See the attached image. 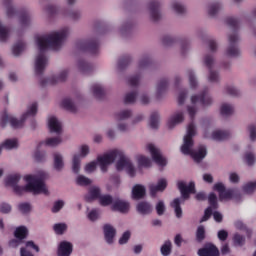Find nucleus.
Segmentation results:
<instances>
[{"label":"nucleus","instance_id":"obj_25","mask_svg":"<svg viewBox=\"0 0 256 256\" xmlns=\"http://www.w3.org/2000/svg\"><path fill=\"white\" fill-rule=\"evenodd\" d=\"M167 87H169V79L167 78L160 79V81L158 82L157 92H156L157 99H161V97L163 96V93L167 91Z\"/></svg>","mask_w":256,"mask_h":256},{"label":"nucleus","instance_id":"obj_38","mask_svg":"<svg viewBox=\"0 0 256 256\" xmlns=\"http://www.w3.org/2000/svg\"><path fill=\"white\" fill-rule=\"evenodd\" d=\"M203 63L209 71L213 70V67H215V56L212 54H206L204 56Z\"/></svg>","mask_w":256,"mask_h":256},{"label":"nucleus","instance_id":"obj_48","mask_svg":"<svg viewBox=\"0 0 256 256\" xmlns=\"http://www.w3.org/2000/svg\"><path fill=\"white\" fill-rule=\"evenodd\" d=\"M152 61H151V57H149V55H144L140 61H139V69H147V67H149V65H151Z\"/></svg>","mask_w":256,"mask_h":256},{"label":"nucleus","instance_id":"obj_50","mask_svg":"<svg viewBox=\"0 0 256 256\" xmlns=\"http://www.w3.org/2000/svg\"><path fill=\"white\" fill-rule=\"evenodd\" d=\"M53 229L56 235H63L65 231H67V224L65 223L54 224Z\"/></svg>","mask_w":256,"mask_h":256},{"label":"nucleus","instance_id":"obj_16","mask_svg":"<svg viewBox=\"0 0 256 256\" xmlns=\"http://www.w3.org/2000/svg\"><path fill=\"white\" fill-rule=\"evenodd\" d=\"M104 239L108 245H113L117 230L111 224H105L103 227Z\"/></svg>","mask_w":256,"mask_h":256},{"label":"nucleus","instance_id":"obj_6","mask_svg":"<svg viewBox=\"0 0 256 256\" xmlns=\"http://www.w3.org/2000/svg\"><path fill=\"white\" fill-rule=\"evenodd\" d=\"M214 191H218L219 193V201H231V199H235L237 203L243 199V196L235 189H227L225 188V184L218 182L214 185Z\"/></svg>","mask_w":256,"mask_h":256},{"label":"nucleus","instance_id":"obj_20","mask_svg":"<svg viewBox=\"0 0 256 256\" xmlns=\"http://www.w3.org/2000/svg\"><path fill=\"white\" fill-rule=\"evenodd\" d=\"M71 253H73V244L71 242L63 241L60 243L57 255L58 256H71Z\"/></svg>","mask_w":256,"mask_h":256},{"label":"nucleus","instance_id":"obj_37","mask_svg":"<svg viewBox=\"0 0 256 256\" xmlns=\"http://www.w3.org/2000/svg\"><path fill=\"white\" fill-rule=\"evenodd\" d=\"M171 207H173L176 213V217L178 219H181V217L183 216V210L181 209V199L180 198L174 199L171 204Z\"/></svg>","mask_w":256,"mask_h":256},{"label":"nucleus","instance_id":"obj_60","mask_svg":"<svg viewBox=\"0 0 256 256\" xmlns=\"http://www.w3.org/2000/svg\"><path fill=\"white\" fill-rule=\"evenodd\" d=\"M18 209H19V211H21V213H23L24 215H27V214L31 213V204L21 203L18 205Z\"/></svg>","mask_w":256,"mask_h":256},{"label":"nucleus","instance_id":"obj_51","mask_svg":"<svg viewBox=\"0 0 256 256\" xmlns=\"http://www.w3.org/2000/svg\"><path fill=\"white\" fill-rule=\"evenodd\" d=\"M77 185H80L81 187H87L88 185H91L93 181L83 175H80L77 177L76 180Z\"/></svg>","mask_w":256,"mask_h":256},{"label":"nucleus","instance_id":"obj_44","mask_svg":"<svg viewBox=\"0 0 256 256\" xmlns=\"http://www.w3.org/2000/svg\"><path fill=\"white\" fill-rule=\"evenodd\" d=\"M172 249H173V245L168 240V241H165V243L161 246L160 251L163 256H169L171 255Z\"/></svg>","mask_w":256,"mask_h":256},{"label":"nucleus","instance_id":"obj_64","mask_svg":"<svg viewBox=\"0 0 256 256\" xmlns=\"http://www.w3.org/2000/svg\"><path fill=\"white\" fill-rule=\"evenodd\" d=\"M250 141H256V126L251 124L248 126Z\"/></svg>","mask_w":256,"mask_h":256},{"label":"nucleus","instance_id":"obj_49","mask_svg":"<svg viewBox=\"0 0 256 256\" xmlns=\"http://www.w3.org/2000/svg\"><path fill=\"white\" fill-rule=\"evenodd\" d=\"M12 0H3V5L6 7L7 17H13L15 15V8L11 6Z\"/></svg>","mask_w":256,"mask_h":256},{"label":"nucleus","instance_id":"obj_40","mask_svg":"<svg viewBox=\"0 0 256 256\" xmlns=\"http://www.w3.org/2000/svg\"><path fill=\"white\" fill-rule=\"evenodd\" d=\"M25 42L23 41H18L12 48V53L15 55V57H19L23 51H25Z\"/></svg>","mask_w":256,"mask_h":256},{"label":"nucleus","instance_id":"obj_34","mask_svg":"<svg viewBox=\"0 0 256 256\" xmlns=\"http://www.w3.org/2000/svg\"><path fill=\"white\" fill-rule=\"evenodd\" d=\"M67 75H69V72H67V70L60 72L58 76H54L51 78V85H57V83H64V81H67Z\"/></svg>","mask_w":256,"mask_h":256},{"label":"nucleus","instance_id":"obj_39","mask_svg":"<svg viewBox=\"0 0 256 256\" xmlns=\"http://www.w3.org/2000/svg\"><path fill=\"white\" fill-rule=\"evenodd\" d=\"M242 191L245 195H253L256 191V182H248L242 186Z\"/></svg>","mask_w":256,"mask_h":256},{"label":"nucleus","instance_id":"obj_10","mask_svg":"<svg viewBox=\"0 0 256 256\" xmlns=\"http://www.w3.org/2000/svg\"><path fill=\"white\" fill-rule=\"evenodd\" d=\"M147 149L150 151L151 157L157 165H160V167H165L167 165V159L163 157L159 148L155 147L153 144H148Z\"/></svg>","mask_w":256,"mask_h":256},{"label":"nucleus","instance_id":"obj_32","mask_svg":"<svg viewBox=\"0 0 256 256\" xmlns=\"http://www.w3.org/2000/svg\"><path fill=\"white\" fill-rule=\"evenodd\" d=\"M63 143V138L61 136H56V137H50L43 142V144L46 145V147H57Z\"/></svg>","mask_w":256,"mask_h":256},{"label":"nucleus","instance_id":"obj_26","mask_svg":"<svg viewBox=\"0 0 256 256\" xmlns=\"http://www.w3.org/2000/svg\"><path fill=\"white\" fill-rule=\"evenodd\" d=\"M14 237L15 239H19L23 242L24 239L29 237V229H27L25 226L17 227L14 231Z\"/></svg>","mask_w":256,"mask_h":256},{"label":"nucleus","instance_id":"obj_3","mask_svg":"<svg viewBox=\"0 0 256 256\" xmlns=\"http://www.w3.org/2000/svg\"><path fill=\"white\" fill-rule=\"evenodd\" d=\"M116 159H118L116 163L117 171H123L126 169L130 177L135 176V166H133V163H131V160L125 156L123 151L120 150H113L103 156H98L97 161H92L86 164L84 170L86 173H94V171H97V163H99L101 171H103V173H107V166L115 163Z\"/></svg>","mask_w":256,"mask_h":256},{"label":"nucleus","instance_id":"obj_7","mask_svg":"<svg viewBox=\"0 0 256 256\" xmlns=\"http://www.w3.org/2000/svg\"><path fill=\"white\" fill-rule=\"evenodd\" d=\"M77 49H79V51H88V53L92 55H97V53H99V41L96 39L87 41L81 40L77 43Z\"/></svg>","mask_w":256,"mask_h":256},{"label":"nucleus","instance_id":"obj_62","mask_svg":"<svg viewBox=\"0 0 256 256\" xmlns=\"http://www.w3.org/2000/svg\"><path fill=\"white\" fill-rule=\"evenodd\" d=\"M172 7L174 9L175 12L178 13V15H183L185 13V6H183L181 3L179 2H174L172 4Z\"/></svg>","mask_w":256,"mask_h":256},{"label":"nucleus","instance_id":"obj_54","mask_svg":"<svg viewBox=\"0 0 256 256\" xmlns=\"http://www.w3.org/2000/svg\"><path fill=\"white\" fill-rule=\"evenodd\" d=\"M136 99H137V92H129L126 94L124 98V103L126 105H131L135 103Z\"/></svg>","mask_w":256,"mask_h":256},{"label":"nucleus","instance_id":"obj_56","mask_svg":"<svg viewBox=\"0 0 256 256\" xmlns=\"http://www.w3.org/2000/svg\"><path fill=\"white\" fill-rule=\"evenodd\" d=\"M188 79H189L191 89H196L197 78L195 77V72H193L192 70H188Z\"/></svg>","mask_w":256,"mask_h":256},{"label":"nucleus","instance_id":"obj_2","mask_svg":"<svg viewBox=\"0 0 256 256\" xmlns=\"http://www.w3.org/2000/svg\"><path fill=\"white\" fill-rule=\"evenodd\" d=\"M47 173L40 172L38 175L25 176L26 185H18L21 181V175L10 174L4 179L5 187H12L16 195H23L24 193H33V195H49V190L45 184Z\"/></svg>","mask_w":256,"mask_h":256},{"label":"nucleus","instance_id":"obj_58","mask_svg":"<svg viewBox=\"0 0 256 256\" xmlns=\"http://www.w3.org/2000/svg\"><path fill=\"white\" fill-rule=\"evenodd\" d=\"M219 9H221V5H219V3L211 4L208 9V15H210V17H215V15L219 13Z\"/></svg>","mask_w":256,"mask_h":256},{"label":"nucleus","instance_id":"obj_23","mask_svg":"<svg viewBox=\"0 0 256 256\" xmlns=\"http://www.w3.org/2000/svg\"><path fill=\"white\" fill-rule=\"evenodd\" d=\"M212 139L214 141H227V139H231V132L228 130H216L212 133Z\"/></svg>","mask_w":256,"mask_h":256},{"label":"nucleus","instance_id":"obj_4","mask_svg":"<svg viewBox=\"0 0 256 256\" xmlns=\"http://www.w3.org/2000/svg\"><path fill=\"white\" fill-rule=\"evenodd\" d=\"M188 114L191 119V123L188 125L187 134L184 136V143L181 146V153L183 155H191L195 163H201L207 157V147L200 145L197 149H193V137H195V124L193 123L197 109L193 106H188Z\"/></svg>","mask_w":256,"mask_h":256},{"label":"nucleus","instance_id":"obj_5","mask_svg":"<svg viewBox=\"0 0 256 256\" xmlns=\"http://www.w3.org/2000/svg\"><path fill=\"white\" fill-rule=\"evenodd\" d=\"M35 115H37V103H33L28 108L27 112L22 115L20 120L13 116H9L7 112H4L0 119V126L2 128H5L7 127V123H10L13 129H21V127H23V124L27 120V117H35Z\"/></svg>","mask_w":256,"mask_h":256},{"label":"nucleus","instance_id":"obj_35","mask_svg":"<svg viewBox=\"0 0 256 256\" xmlns=\"http://www.w3.org/2000/svg\"><path fill=\"white\" fill-rule=\"evenodd\" d=\"M131 61H133L131 56L121 57L118 60V69H119V71H124V69H127V67H129V65L131 64Z\"/></svg>","mask_w":256,"mask_h":256},{"label":"nucleus","instance_id":"obj_11","mask_svg":"<svg viewBox=\"0 0 256 256\" xmlns=\"http://www.w3.org/2000/svg\"><path fill=\"white\" fill-rule=\"evenodd\" d=\"M201 103L204 107H209L213 103V98L209 96V89L205 88L199 95H194L191 97V103Z\"/></svg>","mask_w":256,"mask_h":256},{"label":"nucleus","instance_id":"obj_19","mask_svg":"<svg viewBox=\"0 0 256 256\" xmlns=\"http://www.w3.org/2000/svg\"><path fill=\"white\" fill-rule=\"evenodd\" d=\"M147 195V189L145 186L136 184L132 188V199L134 201H139L141 199H145V196Z\"/></svg>","mask_w":256,"mask_h":256},{"label":"nucleus","instance_id":"obj_12","mask_svg":"<svg viewBox=\"0 0 256 256\" xmlns=\"http://www.w3.org/2000/svg\"><path fill=\"white\" fill-rule=\"evenodd\" d=\"M167 179L161 178L156 184H150L148 186L151 197H157V193H163L167 189Z\"/></svg>","mask_w":256,"mask_h":256},{"label":"nucleus","instance_id":"obj_59","mask_svg":"<svg viewBox=\"0 0 256 256\" xmlns=\"http://www.w3.org/2000/svg\"><path fill=\"white\" fill-rule=\"evenodd\" d=\"M221 115H224L225 117H229V115H233V107L228 104H224L221 107Z\"/></svg>","mask_w":256,"mask_h":256},{"label":"nucleus","instance_id":"obj_30","mask_svg":"<svg viewBox=\"0 0 256 256\" xmlns=\"http://www.w3.org/2000/svg\"><path fill=\"white\" fill-rule=\"evenodd\" d=\"M41 145H43V142H40L37 146V150L34 153V159L37 163H43L45 162V159L47 157V152L45 151H40Z\"/></svg>","mask_w":256,"mask_h":256},{"label":"nucleus","instance_id":"obj_27","mask_svg":"<svg viewBox=\"0 0 256 256\" xmlns=\"http://www.w3.org/2000/svg\"><path fill=\"white\" fill-rule=\"evenodd\" d=\"M62 107L70 113H77V105H75V102L71 98H65L62 101Z\"/></svg>","mask_w":256,"mask_h":256},{"label":"nucleus","instance_id":"obj_43","mask_svg":"<svg viewBox=\"0 0 256 256\" xmlns=\"http://www.w3.org/2000/svg\"><path fill=\"white\" fill-rule=\"evenodd\" d=\"M138 167H151V159L149 157L139 155L137 156Z\"/></svg>","mask_w":256,"mask_h":256},{"label":"nucleus","instance_id":"obj_1","mask_svg":"<svg viewBox=\"0 0 256 256\" xmlns=\"http://www.w3.org/2000/svg\"><path fill=\"white\" fill-rule=\"evenodd\" d=\"M69 36V28H64L58 32H53L50 34H45L38 36L36 38V43L38 45L39 53L35 61V73L38 77H41L45 72V67H47V56H45V51L47 49H59L63 45V41Z\"/></svg>","mask_w":256,"mask_h":256},{"label":"nucleus","instance_id":"obj_41","mask_svg":"<svg viewBox=\"0 0 256 256\" xmlns=\"http://www.w3.org/2000/svg\"><path fill=\"white\" fill-rule=\"evenodd\" d=\"M130 117H133V112L131 110H122L115 114L117 121H125L126 119H130Z\"/></svg>","mask_w":256,"mask_h":256},{"label":"nucleus","instance_id":"obj_42","mask_svg":"<svg viewBox=\"0 0 256 256\" xmlns=\"http://www.w3.org/2000/svg\"><path fill=\"white\" fill-rule=\"evenodd\" d=\"M9 33H11V29H9V27H7V26H4L0 22V41L2 43H5V41H7V39H9Z\"/></svg>","mask_w":256,"mask_h":256},{"label":"nucleus","instance_id":"obj_53","mask_svg":"<svg viewBox=\"0 0 256 256\" xmlns=\"http://www.w3.org/2000/svg\"><path fill=\"white\" fill-rule=\"evenodd\" d=\"M244 161H246L249 167H253L255 165V154L253 152H246L244 154Z\"/></svg>","mask_w":256,"mask_h":256},{"label":"nucleus","instance_id":"obj_45","mask_svg":"<svg viewBox=\"0 0 256 256\" xmlns=\"http://www.w3.org/2000/svg\"><path fill=\"white\" fill-rule=\"evenodd\" d=\"M196 241L198 243H203V241H205V226H198L196 231Z\"/></svg>","mask_w":256,"mask_h":256},{"label":"nucleus","instance_id":"obj_22","mask_svg":"<svg viewBox=\"0 0 256 256\" xmlns=\"http://www.w3.org/2000/svg\"><path fill=\"white\" fill-rule=\"evenodd\" d=\"M65 167V161L63 160V155L59 154V152L53 153V169L55 171H63Z\"/></svg>","mask_w":256,"mask_h":256},{"label":"nucleus","instance_id":"obj_47","mask_svg":"<svg viewBox=\"0 0 256 256\" xmlns=\"http://www.w3.org/2000/svg\"><path fill=\"white\" fill-rule=\"evenodd\" d=\"M150 127L152 129L159 128V113L153 112L150 116Z\"/></svg>","mask_w":256,"mask_h":256},{"label":"nucleus","instance_id":"obj_63","mask_svg":"<svg viewBox=\"0 0 256 256\" xmlns=\"http://www.w3.org/2000/svg\"><path fill=\"white\" fill-rule=\"evenodd\" d=\"M11 204L9 203H1L0 204V213H3L4 215H8V213H11Z\"/></svg>","mask_w":256,"mask_h":256},{"label":"nucleus","instance_id":"obj_9","mask_svg":"<svg viewBox=\"0 0 256 256\" xmlns=\"http://www.w3.org/2000/svg\"><path fill=\"white\" fill-rule=\"evenodd\" d=\"M229 46L226 49L227 57H239L241 55V51H239V47H237V42L239 41V36L237 34H231L228 36Z\"/></svg>","mask_w":256,"mask_h":256},{"label":"nucleus","instance_id":"obj_8","mask_svg":"<svg viewBox=\"0 0 256 256\" xmlns=\"http://www.w3.org/2000/svg\"><path fill=\"white\" fill-rule=\"evenodd\" d=\"M177 187L181 193V197L184 201H187L191 197V194L197 193L195 190V182H189L188 186L183 181L177 182Z\"/></svg>","mask_w":256,"mask_h":256},{"label":"nucleus","instance_id":"obj_31","mask_svg":"<svg viewBox=\"0 0 256 256\" xmlns=\"http://www.w3.org/2000/svg\"><path fill=\"white\" fill-rule=\"evenodd\" d=\"M1 147H3V149H7V150L17 149V147H19V140L17 138L6 139L1 144Z\"/></svg>","mask_w":256,"mask_h":256},{"label":"nucleus","instance_id":"obj_57","mask_svg":"<svg viewBox=\"0 0 256 256\" xmlns=\"http://www.w3.org/2000/svg\"><path fill=\"white\" fill-rule=\"evenodd\" d=\"M233 241H234V245L238 247H243V245H245V237H243L239 233L234 234Z\"/></svg>","mask_w":256,"mask_h":256},{"label":"nucleus","instance_id":"obj_29","mask_svg":"<svg viewBox=\"0 0 256 256\" xmlns=\"http://www.w3.org/2000/svg\"><path fill=\"white\" fill-rule=\"evenodd\" d=\"M114 201L115 198H113L110 194H102L98 200L101 207H109V205H113Z\"/></svg>","mask_w":256,"mask_h":256},{"label":"nucleus","instance_id":"obj_28","mask_svg":"<svg viewBox=\"0 0 256 256\" xmlns=\"http://www.w3.org/2000/svg\"><path fill=\"white\" fill-rule=\"evenodd\" d=\"M92 93L95 99L101 100L105 98V89L99 84H94L92 86Z\"/></svg>","mask_w":256,"mask_h":256},{"label":"nucleus","instance_id":"obj_55","mask_svg":"<svg viewBox=\"0 0 256 256\" xmlns=\"http://www.w3.org/2000/svg\"><path fill=\"white\" fill-rule=\"evenodd\" d=\"M65 16L77 21V19H81V12L77 10H67L65 11Z\"/></svg>","mask_w":256,"mask_h":256},{"label":"nucleus","instance_id":"obj_21","mask_svg":"<svg viewBox=\"0 0 256 256\" xmlns=\"http://www.w3.org/2000/svg\"><path fill=\"white\" fill-rule=\"evenodd\" d=\"M136 211H138L140 215H149L153 213V206L147 201H141L136 205Z\"/></svg>","mask_w":256,"mask_h":256},{"label":"nucleus","instance_id":"obj_61","mask_svg":"<svg viewBox=\"0 0 256 256\" xmlns=\"http://www.w3.org/2000/svg\"><path fill=\"white\" fill-rule=\"evenodd\" d=\"M63 207H65V202L63 200H58L54 202L51 211L52 213H59L60 209H63Z\"/></svg>","mask_w":256,"mask_h":256},{"label":"nucleus","instance_id":"obj_24","mask_svg":"<svg viewBox=\"0 0 256 256\" xmlns=\"http://www.w3.org/2000/svg\"><path fill=\"white\" fill-rule=\"evenodd\" d=\"M185 117L183 112H176L172 117H170L168 121V128L173 129L175 125H179V123H183Z\"/></svg>","mask_w":256,"mask_h":256},{"label":"nucleus","instance_id":"obj_15","mask_svg":"<svg viewBox=\"0 0 256 256\" xmlns=\"http://www.w3.org/2000/svg\"><path fill=\"white\" fill-rule=\"evenodd\" d=\"M159 7H161V3L157 0H151L148 3V9L150 11V17L152 21H160L161 20V13L159 12Z\"/></svg>","mask_w":256,"mask_h":256},{"label":"nucleus","instance_id":"obj_17","mask_svg":"<svg viewBox=\"0 0 256 256\" xmlns=\"http://www.w3.org/2000/svg\"><path fill=\"white\" fill-rule=\"evenodd\" d=\"M199 256H219V248L215 246L214 244L210 243L207 244L204 248H200L198 250Z\"/></svg>","mask_w":256,"mask_h":256},{"label":"nucleus","instance_id":"obj_18","mask_svg":"<svg viewBox=\"0 0 256 256\" xmlns=\"http://www.w3.org/2000/svg\"><path fill=\"white\" fill-rule=\"evenodd\" d=\"M48 127L50 133H56V135H61V133H63V126H61V122H59L55 116L49 118Z\"/></svg>","mask_w":256,"mask_h":256},{"label":"nucleus","instance_id":"obj_33","mask_svg":"<svg viewBox=\"0 0 256 256\" xmlns=\"http://www.w3.org/2000/svg\"><path fill=\"white\" fill-rule=\"evenodd\" d=\"M78 69H80L81 73L87 75V73H91L93 71V65L89 64L85 60L78 61Z\"/></svg>","mask_w":256,"mask_h":256},{"label":"nucleus","instance_id":"obj_13","mask_svg":"<svg viewBox=\"0 0 256 256\" xmlns=\"http://www.w3.org/2000/svg\"><path fill=\"white\" fill-rule=\"evenodd\" d=\"M131 204L119 197L114 198V202L111 206L112 211H119V213H129Z\"/></svg>","mask_w":256,"mask_h":256},{"label":"nucleus","instance_id":"obj_46","mask_svg":"<svg viewBox=\"0 0 256 256\" xmlns=\"http://www.w3.org/2000/svg\"><path fill=\"white\" fill-rule=\"evenodd\" d=\"M81 169V158L79 155H74L72 160V170L73 173H79V170Z\"/></svg>","mask_w":256,"mask_h":256},{"label":"nucleus","instance_id":"obj_52","mask_svg":"<svg viewBox=\"0 0 256 256\" xmlns=\"http://www.w3.org/2000/svg\"><path fill=\"white\" fill-rule=\"evenodd\" d=\"M208 203L210 204L209 207L211 209H218L219 208V203H217V195L215 193H210L208 196Z\"/></svg>","mask_w":256,"mask_h":256},{"label":"nucleus","instance_id":"obj_14","mask_svg":"<svg viewBox=\"0 0 256 256\" xmlns=\"http://www.w3.org/2000/svg\"><path fill=\"white\" fill-rule=\"evenodd\" d=\"M101 195V187L91 186L88 189V193L84 196V200L86 203H93V201H99Z\"/></svg>","mask_w":256,"mask_h":256},{"label":"nucleus","instance_id":"obj_36","mask_svg":"<svg viewBox=\"0 0 256 256\" xmlns=\"http://www.w3.org/2000/svg\"><path fill=\"white\" fill-rule=\"evenodd\" d=\"M235 227H236V229H238V231H245L248 239H251V237L253 235V230H251L249 227H247V225H245V223H243V221H237L235 223Z\"/></svg>","mask_w":256,"mask_h":256}]
</instances>
